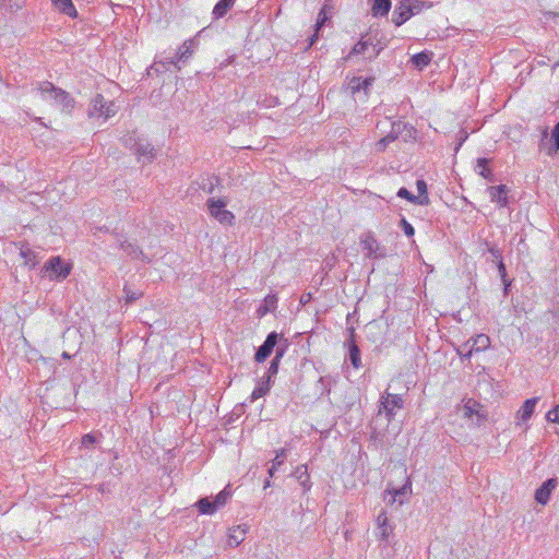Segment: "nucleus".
<instances>
[{"instance_id": "1", "label": "nucleus", "mask_w": 559, "mask_h": 559, "mask_svg": "<svg viewBox=\"0 0 559 559\" xmlns=\"http://www.w3.org/2000/svg\"><path fill=\"white\" fill-rule=\"evenodd\" d=\"M383 37L379 32H369L361 36L360 40L354 45L345 60H350L356 55L365 53L371 48V53L366 57L368 60L376 59L380 52L386 47V43L382 40Z\"/></svg>"}, {"instance_id": "2", "label": "nucleus", "mask_w": 559, "mask_h": 559, "mask_svg": "<svg viewBox=\"0 0 559 559\" xmlns=\"http://www.w3.org/2000/svg\"><path fill=\"white\" fill-rule=\"evenodd\" d=\"M38 91L45 99H52L62 112L70 115L73 111L75 100L67 91L48 81L38 83Z\"/></svg>"}, {"instance_id": "3", "label": "nucleus", "mask_w": 559, "mask_h": 559, "mask_svg": "<svg viewBox=\"0 0 559 559\" xmlns=\"http://www.w3.org/2000/svg\"><path fill=\"white\" fill-rule=\"evenodd\" d=\"M118 111V106L112 100H106L102 94H96L90 103L87 115L90 118L107 119L114 117Z\"/></svg>"}, {"instance_id": "4", "label": "nucleus", "mask_w": 559, "mask_h": 559, "mask_svg": "<svg viewBox=\"0 0 559 559\" xmlns=\"http://www.w3.org/2000/svg\"><path fill=\"white\" fill-rule=\"evenodd\" d=\"M207 210L216 221H218L223 225L231 226L235 221V215L228 211L225 210L227 205V200L225 199H214L210 198L206 201Z\"/></svg>"}, {"instance_id": "5", "label": "nucleus", "mask_w": 559, "mask_h": 559, "mask_svg": "<svg viewBox=\"0 0 559 559\" xmlns=\"http://www.w3.org/2000/svg\"><path fill=\"white\" fill-rule=\"evenodd\" d=\"M403 404L404 401L401 395L386 393L381 396L379 414L384 412L388 421H391L395 415L394 411L403 408Z\"/></svg>"}, {"instance_id": "6", "label": "nucleus", "mask_w": 559, "mask_h": 559, "mask_svg": "<svg viewBox=\"0 0 559 559\" xmlns=\"http://www.w3.org/2000/svg\"><path fill=\"white\" fill-rule=\"evenodd\" d=\"M281 340V334L271 332L267 334L265 341L260 345L255 352L254 359L257 362L264 361L274 350L275 346Z\"/></svg>"}, {"instance_id": "7", "label": "nucleus", "mask_w": 559, "mask_h": 559, "mask_svg": "<svg viewBox=\"0 0 559 559\" xmlns=\"http://www.w3.org/2000/svg\"><path fill=\"white\" fill-rule=\"evenodd\" d=\"M558 483L559 481H558L557 477H551V478L546 479L535 490L534 499L536 500V502L542 504V506L548 504V502L550 501V498H551V495H552L554 490L558 486Z\"/></svg>"}, {"instance_id": "8", "label": "nucleus", "mask_w": 559, "mask_h": 559, "mask_svg": "<svg viewBox=\"0 0 559 559\" xmlns=\"http://www.w3.org/2000/svg\"><path fill=\"white\" fill-rule=\"evenodd\" d=\"M117 242L119 248L132 260H141L150 263L151 260L143 252V250L134 242H130L127 239H122L121 236L117 235Z\"/></svg>"}, {"instance_id": "9", "label": "nucleus", "mask_w": 559, "mask_h": 559, "mask_svg": "<svg viewBox=\"0 0 559 559\" xmlns=\"http://www.w3.org/2000/svg\"><path fill=\"white\" fill-rule=\"evenodd\" d=\"M490 346V338L486 334H478L464 343V348L468 347L464 357H471L474 353L486 350Z\"/></svg>"}, {"instance_id": "10", "label": "nucleus", "mask_w": 559, "mask_h": 559, "mask_svg": "<svg viewBox=\"0 0 559 559\" xmlns=\"http://www.w3.org/2000/svg\"><path fill=\"white\" fill-rule=\"evenodd\" d=\"M463 416L473 419L476 417V424L480 425L486 419L483 406L475 400L468 399L463 406Z\"/></svg>"}, {"instance_id": "11", "label": "nucleus", "mask_w": 559, "mask_h": 559, "mask_svg": "<svg viewBox=\"0 0 559 559\" xmlns=\"http://www.w3.org/2000/svg\"><path fill=\"white\" fill-rule=\"evenodd\" d=\"M362 249L367 252L368 258H382L384 257V249H382L374 236L369 233L361 240Z\"/></svg>"}, {"instance_id": "12", "label": "nucleus", "mask_w": 559, "mask_h": 559, "mask_svg": "<svg viewBox=\"0 0 559 559\" xmlns=\"http://www.w3.org/2000/svg\"><path fill=\"white\" fill-rule=\"evenodd\" d=\"M412 17V11H409V0H402L395 8L392 16V22L396 26H401L407 20Z\"/></svg>"}, {"instance_id": "13", "label": "nucleus", "mask_w": 559, "mask_h": 559, "mask_svg": "<svg viewBox=\"0 0 559 559\" xmlns=\"http://www.w3.org/2000/svg\"><path fill=\"white\" fill-rule=\"evenodd\" d=\"M46 269L60 278H66L70 274V266L60 257L50 259L46 264Z\"/></svg>"}, {"instance_id": "14", "label": "nucleus", "mask_w": 559, "mask_h": 559, "mask_svg": "<svg viewBox=\"0 0 559 559\" xmlns=\"http://www.w3.org/2000/svg\"><path fill=\"white\" fill-rule=\"evenodd\" d=\"M490 200L497 203L500 207L508 205V188L504 185L491 186L488 188Z\"/></svg>"}, {"instance_id": "15", "label": "nucleus", "mask_w": 559, "mask_h": 559, "mask_svg": "<svg viewBox=\"0 0 559 559\" xmlns=\"http://www.w3.org/2000/svg\"><path fill=\"white\" fill-rule=\"evenodd\" d=\"M377 525L380 531V537L382 540H389V537L393 533V526L389 523V519L385 510H381V512L377 516Z\"/></svg>"}, {"instance_id": "16", "label": "nucleus", "mask_w": 559, "mask_h": 559, "mask_svg": "<svg viewBox=\"0 0 559 559\" xmlns=\"http://www.w3.org/2000/svg\"><path fill=\"white\" fill-rule=\"evenodd\" d=\"M293 476L298 480V483L302 487L304 493L310 490L312 484L310 481V475L308 473L307 465L302 464L297 466L293 473Z\"/></svg>"}, {"instance_id": "17", "label": "nucleus", "mask_w": 559, "mask_h": 559, "mask_svg": "<svg viewBox=\"0 0 559 559\" xmlns=\"http://www.w3.org/2000/svg\"><path fill=\"white\" fill-rule=\"evenodd\" d=\"M538 401L539 397L527 399L518 412V419L522 421H527L534 414Z\"/></svg>"}, {"instance_id": "18", "label": "nucleus", "mask_w": 559, "mask_h": 559, "mask_svg": "<svg viewBox=\"0 0 559 559\" xmlns=\"http://www.w3.org/2000/svg\"><path fill=\"white\" fill-rule=\"evenodd\" d=\"M246 534H247L246 525H238L236 527H233L229 531L227 544L234 548L239 546L240 543L245 539Z\"/></svg>"}, {"instance_id": "19", "label": "nucleus", "mask_w": 559, "mask_h": 559, "mask_svg": "<svg viewBox=\"0 0 559 559\" xmlns=\"http://www.w3.org/2000/svg\"><path fill=\"white\" fill-rule=\"evenodd\" d=\"M273 380H269L265 376H263L259 382L257 383V386L251 393L250 400L251 402H254L255 400L266 395L271 389Z\"/></svg>"}, {"instance_id": "20", "label": "nucleus", "mask_w": 559, "mask_h": 559, "mask_svg": "<svg viewBox=\"0 0 559 559\" xmlns=\"http://www.w3.org/2000/svg\"><path fill=\"white\" fill-rule=\"evenodd\" d=\"M348 359L355 369H359L361 364L360 349L355 340L347 341Z\"/></svg>"}, {"instance_id": "21", "label": "nucleus", "mask_w": 559, "mask_h": 559, "mask_svg": "<svg viewBox=\"0 0 559 559\" xmlns=\"http://www.w3.org/2000/svg\"><path fill=\"white\" fill-rule=\"evenodd\" d=\"M20 255L24 259V264L28 269H34L38 264L37 254L28 247L27 243L21 245Z\"/></svg>"}, {"instance_id": "22", "label": "nucleus", "mask_w": 559, "mask_h": 559, "mask_svg": "<svg viewBox=\"0 0 559 559\" xmlns=\"http://www.w3.org/2000/svg\"><path fill=\"white\" fill-rule=\"evenodd\" d=\"M373 81V78L362 79L360 76H354L349 81L348 86L352 90L353 94L359 92L360 90L367 92V90L372 85Z\"/></svg>"}, {"instance_id": "23", "label": "nucleus", "mask_w": 559, "mask_h": 559, "mask_svg": "<svg viewBox=\"0 0 559 559\" xmlns=\"http://www.w3.org/2000/svg\"><path fill=\"white\" fill-rule=\"evenodd\" d=\"M489 162L490 159L485 157L478 158L476 162L475 170L479 176L492 182L495 181V177L491 169L488 167Z\"/></svg>"}, {"instance_id": "24", "label": "nucleus", "mask_w": 559, "mask_h": 559, "mask_svg": "<svg viewBox=\"0 0 559 559\" xmlns=\"http://www.w3.org/2000/svg\"><path fill=\"white\" fill-rule=\"evenodd\" d=\"M277 296L274 294L267 295L263 304L258 308L257 313L259 317H264L266 313L272 312L277 307Z\"/></svg>"}, {"instance_id": "25", "label": "nucleus", "mask_w": 559, "mask_h": 559, "mask_svg": "<svg viewBox=\"0 0 559 559\" xmlns=\"http://www.w3.org/2000/svg\"><path fill=\"white\" fill-rule=\"evenodd\" d=\"M52 3L59 12L70 17H75L78 14L72 0H52Z\"/></svg>"}, {"instance_id": "26", "label": "nucleus", "mask_w": 559, "mask_h": 559, "mask_svg": "<svg viewBox=\"0 0 559 559\" xmlns=\"http://www.w3.org/2000/svg\"><path fill=\"white\" fill-rule=\"evenodd\" d=\"M134 151L139 157L146 158L148 162L155 157V148L150 143L135 142Z\"/></svg>"}, {"instance_id": "27", "label": "nucleus", "mask_w": 559, "mask_h": 559, "mask_svg": "<svg viewBox=\"0 0 559 559\" xmlns=\"http://www.w3.org/2000/svg\"><path fill=\"white\" fill-rule=\"evenodd\" d=\"M235 0H219L213 11L212 15L214 20L222 19L226 15V13L233 8Z\"/></svg>"}, {"instance_id": "28", "label": "nucleus", "mask_w": 559, "mask_h": 559, "mask_svg": "<svg viewBox=\"0 0 559 559\" xmlns=\"http://www.w3.org/2000/svg\"><path fill=\"white\" fill-rule=\"evenodd\" d=\"M396 195L399 198L406 199L407 201H409L413 204H418V205H428L430 202L428 197L417 198L416 195H414L412 192H409L404 187L399 189Z\"/></svg>"}, {"instance_id": "29", "label": "nucleus", "mask_w": 559, "mask_h": 559, "mask_svg": "<svg viewBox=\"0 0 559 559\" xmlns=\"http://www.w3.org/2000/svg\"><path fill=\"white\" fill-rule=\"evenodd\" d=\"M432 56L431 51H421L412 57V62L415 67L423 69L431 62Z\"/></svg>"}, {"instance_id": "30", "label": "nucleus", "mask_w": 559, "mask_h": 559, "mask_svg": "<svg viewBox=\"0 0 559 559\" xmlns=\"http://www.w3.org/2000/svg\"><path fill=\"white\" fill-rule=\"evenodd\" d=\"M197 508L200 513L202 514H213L218 509L213 500H210V498H201L197 502Z\"/></svg>"}, {"instance_id": "31", "label": "nucleus", "mask_w": 559, "mask_h": 559, "mask_svg": "<svg viewBox=\"0 0 559 559\" xmlns=\"http://www.w3.org/2000/svg\"><path fill=\"white\" fill-rule=\"evenodd\" d=\"M391 9V0H374L372 5L373 15L384 16Z\"/></svg>"}, {"instance_id": "32", "label": "nucleus", "mask_w": 559, "mask_h": 559, "mask_svg": "<svg viewBox=\"0 0 559 559\" xmlns=\"http://www.w3.org/2000/svg\"><path fill=\"white\" fill-rule=\"evenodd\" d=\"M329 20V16L325 12V8L321 9L317 23H316V34L310 38V46L314 44V41L318 38V33L320 28L325 24V22Z\"/></svg>"}, {"instance_id": "33", "label": "nucleus", "mask_w": 559, "mask_h": 559, "mask_svg": "<svg viewBox=\"0 0 559 559\" xmlns=\"http://www.w3.org/2000/svg\"><path fill=\"white\" fill-rule=\"evenodd\" d=\"M396 140V132H389L385 136H383L382 139H380L377 143H376V150L378 152H383L385 150V147L392 143L393 141Z\"/></svg>"}, {"instance_id": "34", "label": "nucleus", "mask_w": 559, "mask_h": 559, "mask_svg": "<svg viewBox=\"0 0 559 559\" xmlns=\"http://www.w3.org/2000/svg\"><path fill=\"white\" fill-rule=\"evenodd\" d=\"M496 264H497V269H498L500 278H501V281H502V283L504 285V294L507 295L508 294V287L511 285V282L507 277L506 264L503 263V260H499L498 262H496Z\"/></svg>"}, {"instance_id": "35", "label": "nucleus", "mask_w": 559, "mask_h": 559, "mask_svg": "<svg viewBox=\"0 0 559 559\" xmlns=\"http://www.w3.org/2000/svg\"><path fill=\"white\" fill-rule=\"evenodd\" d=\"M230 490H229V486L225 487L221 492H218L215 498H214V502L217 507V509L224 507L227 502V500L229 499L230 497Z\"/></svg>"}, {"instance_id": "36", "label": "nucleus", "mask_w": 559, "mask_h": 559, "mask_svg": "<svg viewBox=\"0 0 559 559\" xmlns=\"http://www.w3.org/2000/svg\"><path fill=\"white\" fill-rule=\"evenodd\" d=\"M551 139L554 140L552 145L548 148V155H555L559 150V122L555 126L551 134Z\"/></svg>"}, {"instance_id": "37", "label": "nucleus", "mask_w": 559, "mask_h": 559, "mask_svg": "<svg viewBox=\"0 0 559 559\" xmlns=\"http://www.w3.org/2000/svg\"><path fill=\"white\" fill-rule=\"evenodd\" d=\"M191 55H192V51L190 50V46H189V45H188V43L186 41V43H183V44L179 47V49H178V51H177V53H176L175 58H176V60H177L178 62H179V61H186L188 58H190V56H191Z\"/></svg>"}, {"instance_id": "38", "label": "nucleus", "mask_w": 559, "mask_h": 559, "mask_svg": "<svg viewBox=\"0 0 559 559\" xmlns=\"http://www.w3.org/2000/svg\"><path fill=\"white\" fill-rule=\"evenodd\" d=\"M276 349H275V356H274V360H277V361H281L282 357L284 356L287 347H288V343H287V340L284 338L282 335H281V340L278 342V344L275 346Z\"/></svg>"}, {"instance_id": "39", "label": "nucleus", "mask_w": 559, "mask_h": 559, "mask_svg": "<svg viewBox=\"0 0 559 559\" xmlns=\"http://www.w3.org/2000/svg\"><path fill=\"white\" fill-rule=\"evenodd\" d=\"M123 293H124V298H126V302L127 304H132L134 302L135 300H138L139 298L142 297V293L141 292H135V290H132L129 286H124L123 287Z\"/></svg>"}, {"instance_id": "40", "label": "nucleus", "mask_w": 559, "mask_h": 559, "mask_svg": "<svg viewBox=\"0 0 559 559\" xmlns=\"http://www.w3.org/2000/svg\"><path fill=\"white\" fill-rule=\"evenodd\" d=\"M286 455H287V450L286 449H280L276 451V455L274 457V460L272 461L273 463V467H280L281 465H283L285 459H286Z\"/></svg>"}, {"instance_id": "41", "label": "nucleus", "mask_w": 559, "mask_h": 559, "mask_svg": "<svg viewBox=\"0 0 559 559\" xmlns=\"http://www.w3.org/2000/svg\"><path fill=\"white\" fill-rule=\"evenodd\" d=\"M425 8V2L420 0H409V11L412 16L418 14Z\"/></svg>"}, {"instance_id": "42", "label": "nucleus", "mask_w": 559, "mask_h": 559, "mask_svg": "<svg viewBox=\"0 0 559 559\" xmlns=\"http://www.w3.org/2000/svg\"><path fill=\"white\" fill-rule=\"evenodd\" d=\"M278 365H280V361L272 359L270 367L267 368V371L265 374V377L269 378V380H273V378L277 374Z\"/></svg>"}, {"instance_id": "43", "label": "nucleus", "mask_w": 559, "mask_h": 559, "mask_svg": "<svg viewBox=\"0 0 559 559\" xmlns=\"http://www.w3.org/2000/svg\"><path fill=\"white\" fill-rule=\"evenodd\" d=\"M416 187H417V191H418V195H416L417 198L428 197L427 183L425 180H423V179L417 180Z\"/></svg>"}, {"instance_id": "44", "label": "nucleus", "mask_w": 559, "mask_h": 559, "mask_svg": "<svg viewBox=\"0 0 559 559\" xmlns=\"http://www.w3.org/2000/svg\"><path fill=\"white\" fill-rule=\"evenodd\" d=\"M400 225L403 229V231L405 233V235L407 237H413L414 234H415V229L414 227L412 226L411 223H408L405 218H402L401 222H400Z\"/></svg>"}, {"instance_id": "45", "label": "nucleus", "mask_w": 559, "mask_h": 559, "mask_svg": "<svg viewBox=\"0 0 559 559\" xmlns=\"http://www.w3.org/2000/svg\"><path fill=\"white\" fill-rule=\"evenodd\" d=\"M488 246V252L491 254L492 257V262H498L499 260H503L502 259V252L499 248H497L496 246H489L488 243H486Z\"/></svg>"}, {"instance_id": "46", "label": "nucleus", "mask_w": 559, "mask_h": 559, "mask_svg": "<svg viewBox=\"0 0 559 559\" xmlns=\"http://www.w3.org/2000/svg\"><path fill=\"white\" fill-rule=\"evenodd\" d=\"M547 421L559 423V404L546 414Z\"/></svg>"}, {"instance_id": "47", "label": "nucleus", "mask_w": 559, "mask_h": 559, "mask_svg": "<svg viewBox=\"0 0 559 559\" xmlns=\"http://www.w3.org/2000/svg\"><path fill=\"white\" fill-rule=\"evenodd\" d=\"M167 70H168V68H166V62H164V61H155L151 66V68H150L147 73L151 74V71H155L156 73H162V72H165Z\"/></svg>"}, {"instance_id": "48", "label": "nucleus", "mask_w": 559, "mask_h": 559, "mask_svg": "<svg viewBox=\"0 0 559 559\" xmlns=\"http://www.w3.org/2000/svg\"><path fill=\"white\" fill-rule=\"evenodd\" d=\"M96 437L93 433H86L82 437V444L86 448H91L95 444Z\"/></svg>"}, {"instance_id": "49", "label": "nucleus", "mask_w": 559, "mask_h": 559, "mask_svg": "<svg viewBox=\"0 0 559 559\" xmlns=\"http://www.w3.org/2000/svg\"><path fill=\"white\" fill-rule=\"evenodd\" d=\"M406 124L402 121H394L392 122V130L391 132H396V138L402 132V129L405 128Z\"/></svg>"}, {"instance_id": "50", "label": "nucleus", "mask_w": 559, "mask_h": 559, "mask_svg": "<svg viewBox=\"0 0 559 559\" xmlns=\"http://www.w3.org/2000/svg\"><path fill=\"white\" fill-rule=\"evenodd\" d=\"M163 61L166 62V68H168V69H169V66H177V63H178V61L176 60L175 57L165 58Z\"/></svg>"}, {"instance_id": "51", "label": "nucleus", "mask_w": 559, "mask_h": 559, "mask_svg": "<svg viewBox=\"0 0 559 559\" xmlns=\"http://www.w3.org/2000/svg\"><path fill=\"white\" fill-rule=\"evenodd\" d=\"M468 349V347L464 348V344L457 348V354L460 355L461 359L464 360V359H467L468 357H464V354L466 353V350Z\"/></svg>"}, {"instance_id": "52", "label": "nucleus", "mask_w": 559, "mask_h": 559, "mask_svg": "<svg viewBox=\"0 0 559 559\" xmlns=\"http://www.w3.org/2000/svg\"><path fill=\"white\" fill-rule=\"evenodd\" d=\"M311 299V294H304L301 297H300V302L301 304H306L307 301H309Z\"/></svg>"}, {"instance_id": "53", "label": "nucleus", "mask_w": 559, "mask_h": 559, "mask_svg": "<svg viewBox=\"0 0 559 559\" xmlns=\"http://www.w3.org/2000/svg\"><path fill=\"white\" fill-rule=\"evenodd\" d=\"M348 332H349V340H355V330H354V328H349Z\"/></svg>"}, {"instance_id": "54", "label": "nucleus", "mask_w": 559, "mask_h": 559, "mask_svg": "<svg viewBox=\"0 0 559 559\" xmlns=\"http://www.w3.org/2000/svg\"><path fill=\"white\" fill-rule=\"evenodd\" d=\"M278 467H273V465L269 468V476L270 477H273L274 476V473L275 471L277 469Z\"/></svg>"}, {"instance_id": "55", "label": "nucleus", "mask_w": 559, "mask_h": 559, "mask_svg": "<svg viewBox=\"0 0 559 559\" xmlns=\"http://www.w3.org/2000/svg\"><path fill=\"white\" fill-rule=\"evenodd\" d=\"M466 138H467V135H466V134H464V135H462V136H461V140H460V142H459V145H457L456 150L462 145L463 141H464Z\"/></svg>"}, {"instance_id": "56", "label": "nucleus", "mask_w": 559, "mask_h": 559, "mask_svg": "<svg viewBox=\"0 0 559 559\" xmlns=\"http://www.w3.org/2000/svg\"><path fill=\"white\" fill-rule=\"evenodd\" d=\"M270 486H271V481H270V479H265V481H264V488H267V487H270Z\"/></svg>"}, {"instance_id": "57", "label": "nucleus", "mask_w": 559, "mask_h": 559, "mask_svg": "<svg viewBox=\"0 0 559 559\" xmlns=\"http://www.w3.org/2000/svg\"><path fill=\"white\" fill-rule=\"evenodd\" d=\"M62 357H63V358H70V356H69V354H68L67 352H64V353L62 354Z\"/></svg>"}, {"instance_id": "58", "label": "nucleus", "mask_w": 559, "mask_h": 559, "mask_svg": "<svg viewBox=\"0 0 559 559\" xmlns=\"http://www.w3.org/2000/svg\"><path fill=\"white\" fill-rule=\"evenodd\" d=\"M404 489H405V488H403V489H401V490H396V491H395V495L402 493Z\"/></svg>"}]
</instances>
